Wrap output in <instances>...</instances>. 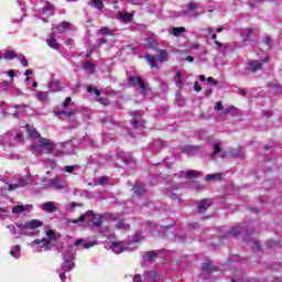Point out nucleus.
I'll return each mask as SVG.
<instances>
[{
    "label": "nucleus",
    "instance_id": "6",
    "mask_svg": "<svg viewBox=\"0 0 282 282\" xmlns=\"http://www.w3.org/2000/svg\"><path fill=\"white\" fill-rule=\"evenodd\" d=\"M129 83H131L134 86L139 85V89L142 94V96L147 95V91H149V88H147V85L144 84V79L142 77H135L133 75L128 77Z\"/></svg>",
    "mask_w": 282,
    "mask_h": 282
},
{
    "label": "nucleus",
    "instance_id": "30",
    "mask_svg": "<svg viewBox=\"0 0 282 282\" xmlns=\"http://www.w3.org/2000/svg\"><path fill=\"white\" fill-rule=\"evenodd\" d=\"M47 87H48L50 91H52L53 94L56 91H61V83L58 80H51L47 84Z\"/></svg>",
    "mask_w": 282,
    "mask_h": 282
},
{
    "label": "nucleus",
    "instance_id": "40",
    "mask_svg": "<svg viewBox=\"0 0 282 282\" xmlns=\"http://www.w3.org/2000/svg\"><path fill=\"white\" fill-rule=\"evenodd\" d=\"M90 6L96 8V10H102V8H105L102 0H91Z\"/></svg>",
    "mask_w": 282,
    "mask_h": 282
},
{
    "label": "nucleus",
    "instance_id": "15",
    "mask_svg": "<svg viewBox=\"0 0 282 282\" xmlns=\"http://www.w3.org/2000/svg\"><path fill=\"white\" fill-rule=\"evenodd\" d=\"M178 187H172L170 189H166L164 192V195H166V197H169L170 199H172L173 202H182V197H180V195L177 193H175L174 191H177Z\"/></svg>",
    "mask_w": 282,
    "mask_h": 282
},
{
    "label": "nucleus",
    "instance_id": "47",
    "mask_svg": "<svg viewBox=\"0 0 282 282\" xmlns=\"http://www.w3.org/2000/svg\"><path fill=\"white\" fill-rule=\"evenodd\" d=\"M3 58H6V61H13V58H17V53H14V51H8L3 55Z\"/></svg>",
    "mask_w": 282,
    "mask_h": 282
},
{
    "label": "nucleus",
    "instance_id": "4",
    "mask_svg": "<svg viewBox=\"0 0 282 282\" xmlns=\"http://www.w3.org/2000/svg\"><path fill=\"white\" fill-rule=\"evenodd\" d=\"M43 226V221L39 219L29 220L24 224H17V228H20V232L25 236H30V231L28 230H36V228H41Z\"/></svg>",
    "mask_w": 282,
    "mask_h": 282
},
{
    "label": "nucleus",
    "instance_id": "5",
    "mask_svg": "<svg viewBox=\"0 0 282 282\" xmlns=\"http://www.w3.org/2000/svg\"><path fill=\"white\" fill-rule=\"evenodd\" d=\"M46 188H54V191H63L65 188V180L63 177L57 176L52 178L48 183L44 184Z\"/></svg>",
    "mask_w": 282,
    "mask_h": 282
},
{
    "label": "nucleus",
    "instance_id": "43",
    "mask_svg": "<svg viewBox=\"0 0 282 282\" xmlns=\"http://www.w3.org/2000/svg\"><path fill=\"white\" fill-rule=\"evenodd\" d=\"M99 34H104V35H106V36H112L113 30H111L109 26H102V28L99 30Z\"/></svg>",
    "mask_w": 282,
    "mask_h": 282
},
{
    "label": "nucleus",
    "instance_id": "3",
    "mask_svg": "<svg viewBox=\"0 0 282 282\" xmlns=\"http://www.w3.org/2000/svg\"><path fill=\"white\" fill-rule=\"evenodd\" d=\"M46 237H48V239H35L32 242V246H34V243H43V246H37L36 250L37 252H43V248L44 250H52V241H56V232L54 230H47L46 231Z\"/></svg>",
    "mask_w": 282,
    "mask_h": 282
},
{
    "label": "nucleus",
    "instance_id": "39",
    "mask_svg": "<svg viewBox=\"0 0 282 282\" xmlns=\"http://www.w3.org/2000/svg\"><path fill=\"white\" fill-rule=\"evenodd\" d=\"M159 62L166 63V61H169V52L166 50H159Z\"/></svg>",
    "mask_w": 282,
    "mask_h": 282
},
{
    "label": "nucleus",
    "instance_id": "34",
    "mask_svg": "<svg viewBox=\"0 0 282 282\" xmlns=\"http://www.w3.org/2000/svg\"><path fill=\"white\" fill-rule=\"evenodd\" d=\"M206 182H215L219 180H224V174L221 173H216V174H207L205 177Z\"/></svg>",
    "mask_w": 282,
    "mask_h": 282
},
{
    "label": "nucleus",
    "instance_id": "13",
    "mask_svg": "<svg viewBox=\"0 0 282 282\" xmlns=\"http://www.w3.org/2000/svg\"><path fill=\"white\" fill-rule=\"evenodd\" d=\"M111 250L116 254H120V252H124V250H129V247L123 241L112 242Z\"/></svg>",
    "mask_w": 282,
    "mask_h": 282
},
{
    "label": "nucleus",
    "instance_id": "61",
    "mask_svg": "<svg viewBox=\"0 0 282 282\" xmlns=\"http://www.w3.org/2000/svg\"><path fill=\"white\" fill-rule=\"evenodd\" d=\"M253 32H254L253 29H247L246 30V41H248L250 39V36L252 35Z\"/></svg>",
    "mask_w": 282,
    "mask_h": 282
},
{
    "label": "nucleus",
    "instance_id": "14",
    "mask_svg": "<svg viewBox=\"0 0 282 282\" xmlns=\"http://www.w3.org/2000/svg\"><path fill=\"white\" fill-rule=\"evenodd\" d=\"M145 191L147 188L143 183H135L132 187L133 197H141V195H144Z\"/></svg>",
    "mask_w": 282,
    "mask_h": 282
},
{
    "label": "nucleus",
    "instance_id": "44",
    "mask_svg": "<svg viewBox=\"0 0 282 282\" xmlns=\"http://www.w3.org/2000/svg\"><path fill=\"white\" fill-rule=\"evenodd\" d=\"M140 241H144V236L142 232H137L132 236V243H140Z\"/></svg>",
    "mask_w": 282,
    "mask_h": 282
},
{
    "label": "nucleus",
    "instance_id": "27",
    "mask_svg": "<svg viewBox=\"0 0 282 282\" xmlns=\"http://www.w3.org/2000/svg\"><path fill=\"white\" fill-rule=\"evenodd\" d=\"M7 228L17 239H21V235H23V232H21V227H18L17 229V226L8 225Z\"/></svg>",
    "mask_w": 282,
    "mask_h": 282
},
{
    "label": "nucleus",
    "instance_id": "51",
    "mask_svg": "<svg viewBox=\"0 0 282 282\" xmlns=\"http://www.w3.org/2000/svg\"><path fill=\"white\" fill-rule=\"evenodd\" d=\"M78 169H80L79 165H67L64 170L66 173H74V171H78Z\"/></svg>",
    "mask_w": 282,
    "mask_h": 282
},
{
    "label": "nucleus",
    "instance_id": "42",
    "mask_svg": "<svg viewBox=\"0 0 282 282\" xmlns=\"http://www.w3.org/2000/svg\"><path fill=\"white\" fill-rule=\"evenodd\" d=\"M184 32H186V29L184 26L172 28V34L174 36H181L182 34H184Z\"/></svg>",
    "mask_w": 282,
    "mask_h": 282
},
{
    "label": "nucleus",
    "instance_id": "21",
    "mask_svg": "<svg viewBox=\"0 0 282 282\" xmlns=\"http://www.w3.org/2000/svg\"><path fill=\"white\" fill-rule=\"evenodd\" d=\"M160 257V251H148L143 254V261L149 262V261H155Z\"/></svg>",
    "mask_w": 282,
    "mask_h": 282
},
{
    "label": "nucleus",
    "instance_id": "11",
    "mask_svg": "<svg viewBox=\"0 0 282 282\" xmlns=\"http://www.w3.org/2000/svg\"><path fill=\"white\" fill-rule=\"evenodd\" d=\"M39 143L40 147L47 153H52V151H54V142H52L50 139L41 138Z\"/></svg>",
    "mask_w": 282,
    "mask_h": 282
},
{
    "label": "nucleus",
    "instance_id": "46",
    "mask_svg": "<svg viewBox=\"0 0 282 282\" xmlns=\"http://www.w3.org/2000/svg\"><path fill=\"white\" fill-rule=\"evenodd\" d=\"M20 252H21V246L17 245V246L14 247V250H11V251H10V254H11L12 257H14V259H19V257H21Z\"/></svg>",
    "mask_w": 282,
    "mask_h": 282
},
{
    "label": "nucleus",
    "instance_id": "22",
    "mask_svg": "<svg viewBox=\"0 0 282 282\" xmlns=\"http://www.w3.org/2000/svg\"><path fill=\"white\" fill-rule=\"evenodd\" d=\"M217 270L219 269L209 260L203 263V272H207V274H210V272H217Z\"/></svg>",
    "mask_w": 282,
    "mask_h": 282
},
{
    "label": "nucleus",
    "instance_id": "1",
    "mask_svg": "<svg viewBox=\"0 0 282 282\" xmlns=\"http://www.w3.org/2000/svg\"><path fill=\"white\" fill-rule=\"evenodd\" d=\"M64 257V263L62 264L61 269H57V273L59 274V279L62 282H65L67 275L66 272H72L74 270V259L76 256L72 251V247H68L65 251H61Z\"/></svg>",
    "mask_w": 282,
    "mask_h": 282
},
{
    "label": "nucleus",
    "instance_id": "58",
    "mask_svg": "<svg viewBox=\"0 0 282 282\" xmlns=\"http://www.w3.org/2000/svg\"><path fill=\"white\" fill-rule=\"evenodd\" d=\"M215 110L224 111V104H221V101L216 102Z\"/></svg>",
    "mask_w": 282,
    "mask_h": 282
},
{
    "label": "nucleus",
    "instance_id": "63",
    "mask_svg": "<svg viewBox=\"0 0 282 282\" xmlns=\"http://www.w3.org/2000/svg\"><path fill=\"white\" fill-rule=\"evenodd\" d=\"M252 250H257V251L261 250V245L259 242H253Z\"/></svg>",
    "mask_w": 282,
    "mask_h": 282
},
{
    "label": "nucleus",
    "instance_id": "38",
    "mask_svg": "<svg viewBox=\"0 0 282 282\" xmlns=\"http://www.w3.org/2000/svg\"><path fill=\"white\" fill-rule=\"evenodd\" d=\"M18 184L20 185V188H24V186H30V184H32V178L30 176H24L19 180Z\"/></svg>",
    "mask_w": 282,
    "mask_h": 282
},
{
    "label": "nucleus",
    "instance_id": "57",
    "mask_svg": "<svg viewBox=\"0 0 282 282\" xmlns=\"http://www.w3.org/2000/svg\"><path fill=\"white\" fill-rule=\"evenodd\" d=\"M12 96H23V91L21 89L13 86V93H11Z\"/></svg>",
    "mask_w": 282,
    "mask_h": 282
},
{
    "label": "nucleus",
    "instance_id": "18",
    "mask_svg": "<svg viewBox=\"0 0 282 282\" xmlns=\"http://www.w3.org/2000/svg\"><path fill=\"white\" fill-rule=\"evenodd\" d=\"M117 159L121 160L126 166H129L130 164H133V158L127 155L123 151L117 153Z\"/></svg>",
    "mask_w": 282,
    "mask_h": 282
},
{
    "label": "nucleus",
    "instance_id": "54",
    "mask_svg": "<svg viewBox=\"0 0 282 282\" xmlns=\"http://www.w3.org/2000/svg\"><path fill=\"white\" fill-rule=\"evenodd\" d=\"M87 91H88L89 94L94 93V94H96V96H100V90H98V88H96V87L88 86V87H87Z\"/></svg>",
    "mask_w": 282,
    "mask_h": 282
},
{
    "label": "nucleus",
    "instance_id": "19",
    "mask_svg": "<svg viewBox=\"0 0 282 282\" xmlns=\"http://www.w3.org/2000/svg\"><path fill=\"white\" fill-rule=\"evenodd\" d=\"M41 208L44 213H56V210H58V208H56V203L54 202H45Z\"/></svg>",
    "mask_w": 282,
    "mask_h": 282
},
{
    "label": "nucleus",
    "instance_id": "37",
    "mask_svg": "<svg viewBox=\"0 0 282 282\" xmlns=\"http://www.w3.org/2000/svg\"><path fill=\"white\" fill-rule=\"evenodd\" d=\"M35 97L37 100H40V102H45V100H47L48 94L47 91L35 90Z\"/></svg>",
    "mask_w": 282,
    "mask_h": 282
},
{
    "label": "nucleus",
    "instance_id": "49",
    "mask_svg": "<svg viewBox=\"0 0 282 282\" xmlns=\"http://www.w3.org/2000/svg\"><path fill=\"white\" fill-rule=\"evenodd\" d=\"M147 47L149 50H156L158 48V42H155L153 39H148Z\"/></svg>",
    "mask_w": 282,
    "mask_h": 282
},
{
    "label": "nucleus",
    "instance_id": "10",
    "mask_svg": "<svg viewBox=\"0 0 282 282\" xmlns=\"http://www.w3.org/2000/svg\"><path fill=\"white\" fill-rule=\"evenodd\" d=\"M174 177H178V180H191L193 177H199V173L194 170H189L187 172L181 171L178 174H174Z\"/></svg>",
    "mask_w": 282,
    "mask_h": 282
},
{
    "label": "nucleus",
    "instance_id": "62",
    "mask_svg": "<svg viewBox=\"0 0 282 282\" xmlns=\"http://www.w3.org/2000/svg\"><path fill=\"white\" fill-rule=\"evenodd\" d=\"M17 188H21V186L18 184H9V191H17Z\"/></svg>",
    "mask_w": 282,
    "mask_h": 282
},
{
    "label": "nucleus",
    "instance_id": "55",
    "mask_svg": "<svg viewBox=\"0 0 282 282\" xmlns=\"http://www.w3.org/2000/svg\"><path fill=\"white\" fill-rule=\"evenodd\" d=\"M83 207V204L82 203H72L70 206H69V210L70 213H74V210H76V207Z\"/></svg>",
    "mask_w": 282,
    "mask_h": 282
},
{
    "label": "nucleus",
    "instance_id": "24",
    "mask_svg": "<svg viewBox=\"0 0 282 282\" xmlns=\"http://www.w3.org/2000/svg\"><path fill=\"white\" fill-rule=\"evenodd\" d=\"M26 132L29 134V138H33L35 140H41V133L34 129V127L26 124L25 126Z\"/></svg>",
    "mask_w": 282,
    "mask_h": 282
},
{
    "label": "nucleus",
    "instance_id": "59",
    "mask_svg": "<svg viewBox=\"0 0 282 282\" xmlns=\"http://www.w3.org/2000/svg\"><path fill=\"white\" fill-rule=\"evenodd\" d=\"M174 241H178L180 243L186 241V236H175Z\"/></svg>",
    "mask_w": 282,
    "mask_h": 282
},
{
    "label": "nucleus",
    "instance_id": "53",
    "mask_svg": "<svg viewBox=\"0 0 282 282\" xmlns=\"http://www.w3.org/2000/svg\"><path fill=\"white\" fill-rule=\"evenodd\" d=\"M192 188L194 191H204V186L199 185V183H197V181L192 182Z\"/></svg>",
    "mask_w": 282,
    "mask_h": 282
},
{
    "label": "nucleus",
    "instance_id": "56",
    "mask_svg": "<svg viewBox=\"0 0 282 282\" xmlns=\"http://www.w3.org/2000/svg\"><path fill=\"white\" fill-rule=\"evenodd\" d=\"M20 63H21V65H23V67H29V65H30L28 63V59L25 58V55H21Z\"/></svg>",
    "mask_w": 282,
    "mask_h": 282
},
{
    "label": "nucleus",
    "instance_id": "8",
    "mask_svg": "<svg viewBox=\"0 0 282 282\" xmlns=\"http://www.w3.org/2000/svg\"><path fill=\"white\" fill-rule=\"evenodd\" d=\"M12 140H14V142H23V140H24L23 133L14 134V132H7L3 135L4 144H12Z\"/></svg>",
    "mask_w": 282,
    "mask_h": 282
},
{
    "label": "nucleus",
    "instance_id": "29",
    "mask_svg": "<svg viewBox=\"0 0 282 282\" xmlns=\"http://www.w3.org/2000/svg\"><path fill=\"white\" fill-rule=\"evenodd\" d=\"M43 17H53L54 14V7L50 4V2H46L45 6L42 9Z\"/></svg>",
    "mask_w": 282,
    "mask_h": 282
},
{
    "label": "nucleus",
    "instance_id": "23",
    "mask_svg": "<svg viewBox=\"0 0 282 282\" xmlns=\"http://www.w3.org/2000/svg\"><path fill=\"white\" fill-rule=\"evenodd\" d=\"M82 67L84 70H86V74L88 75L96 74V64L91 62H84L82 64Z\"/></svg>",
    "mask_w": 282,
    "mask_h": 282
},
{
    "label": "nucleus",
    "instance_id": "12",
    "mask_svg": "<svg viewBox=\"0 0 282 282\" xmlns=\"http://www.w3.org/2000/svg\"><path fill=\"white\" fill-rule=\"evenodd\" d=\"M166 142L162 141L161 139L154 140L152 143H150V150L154 151V153H160L162 149H165Z\"/></svg>",
    "mask_w": 282,
    "mask_h": 282
},
{
    "label": "nucleus",
    "instance_id": "26",
    "mask_svg": "<svg viewBox=\"0 0 282 282\" xmlns=\"http://www.w3.org/2000/svg\"><path fill=\"white\" fill-rule=\"evenodd\" d=\"M13 82H2L1 89L2 91H7L8 94H14V85Z\"/></svg>",
    "mask_w": 282,
    "mask_h": 282
},
{
    "label": "nucleus",
    "instance_id": "33",
    "mask_svg": "<svg viewBox=\"0 0 282 282\" xmlns=\"http://www.w3.org/2000/svg\"><path fill=\"white\" fill-rule=\"evenodd\" d=\"M229 155L230 158H246L241 148L231 149Z\"/></svg>",
    "mask_w": 282,
    "mask_h": 282
},
{
    "label": "nucleus",
    "instance_id": "17",
    "mask_svg": "<svg viewBox=\"0 0 282 282\" xmlns=\"http://www.w3.org/2000/svg\"><path fill=\"white\" fill-rule=\"evenodd\" d=\"M69 28H72V23L64 21L57 28H53L52 31H53V34H56V32L58 34H63V32H67Z\"/></svg>",
    "mask_w": 282,
    "mask_h": 282
},
{
    "label": "nucleus",
    "instance_id": "45",
    "mask_svg": "<svg viewBox=\"0 0 282 282\" xmlns=\"http://www.w3.org/2000/svg\"><path fill=\"white\" fill-rule=\"evenodd\" d=\"M8 217H10V210L8 208L0 207V219H8Z\"/></svg>",
    "mask_w": 282,
    "mask_h": 282
},
{
    "label": "nucleus",
    "instance_id": "35",
    "mask_svg": "<svg viewBox=\"0 0 282 282\" xmlns=\"http://www.w3.org/2000/svg\"><path fill=\"white\" fill-rule=\"evenodd\" d=\"M29 206L25 205H17L14 207H12V214L13 215H21L22 213H25V210H28Z\"/></svg>",
    "mask_w": 282,
    "mask_h": 282
},
{
    "label": "nucleus",
    "instance_id": "16",
    "mask_svg": "<svg viewBox=\"0 0 282 282\" xmlns=\"http://www.w3.org/2000/svg\"><path fill=\"white\" fill-rule=\"evenodd\" d=\"M212 202L209 199H202L197 203V210L198 213H206L208 208L212 206Z\"/></svg>",
    "mask_w": 282,
    "mask_h": 282
},
{
    "label": "nucleus",
    "instance_id": "60",
    "mask_svg": "<svg viewBox=\"0 0 282 282\" xmlns=\"http://www.w3.org/2000/svg\"><path fill=\"white\" fill-rule=\"evenodd\" d=\"M69 102H72V97H66L65 101L63 102L64 109H67V107H69Z\"/></svg>",
    "mask_w": 282,
    "mask_h": 282
},
{
    "label": "nucleus",
    "instance_id": "52",
    "mask_svg": "<svg viewBox=\"0 0 282 282\" xmlns=\"http://www.w3.org/2000/svg\"><path fill=\"white\" fill-rule=\"evenodd\" d=\"M219 153H221V147L219 144H215L214 145V151L212 153V158H215L216 155H219Z\"/></svg>",
    "mask_w": 282,
    "mask_h": 282
},
{
    "label": "nucleus",
    "instance_id": "41",
    "mask_svg": "<svg viewBox=\"0 0 282 282\" xmlns=\"http://www.w3.org/2000/svg\"><path fill=\"white\" fill-rule=\"evenodd\" d=\"M48 47H52V50H58L61 47V44L56 41V39H50L46 41Z\"/></svg>",
    "mask_w": 282,
    "mask_h": 282
},
{
    "label": "nucleus",
    "instance_id": "31",
    "mask_svg": "<svg viewBox=\"0 0 282 282\" xmlns=\"http://www.w3.org/2000/svg\"><path fill=\"white\" fill-rule=\"evenodd\" d=\"M115 228H117L118 230H129V228H131V225L127 224L122 219H119L116 221Z\"/></svg>",
    "mask_w": 282,
    "mask_h": 282
},
{
    "label": "nucleus",
    "instance_id": "64",
    "mask_svg": "<svg viewBox=\"0 0 282 282\" xmlns=\"http://www.w3.org/2000/svg\"><path fill=\"white\" fill-rule=\"evenodd\" d=\"M133 282H142V276L140 274L134 275Z\"/></svg>",
    "mask_w": 282,
    "mask_h": 282
},
{
    "label": "nucleus",
    "instance_id": "2",
    "mask_svg": "<svg viewBox=\"0 0 282 282\" xmlns=\"http://www.w3.org/2000/svg\"><path fill=\"white\" fill-rule=\"evenodd\" d=\"M80 221L86 224H89V221H93L94 226H96L97 228H100L102 226V215H100L97 218L93 210H88L84 215H82L78 219L72 220V224H80Z\"/></svg>",
    "mask_w": 282,
    "mask_h": 282
},
{
    "label": "nucleus",
    "instance_id": "7",
    "mask_svg": "<svg viewBox=\"0 0 282 282\" xmlns=\"http://www.w3.org/2000/svg\"><path fill=\"white\" fill-rule=\"evenodd\" d=\"M199 4L195 2H189L187 10L184 11L185 17H189V19H197L202 12L198 11Z\"/></svg>",
    "mask_w": 282,
    "mask_h": 282
},
{
    "label": "nucleus",
    "instance_id": "36",
    "mask_svg": "<svg viewBox=\"0 0 282 282\" xmlns=\"http://www.w3.org/2000/svg\"><path fill=\"white\" fill-rule=\"evenodd\" d=\"M119 21H123L124 23H131L133 19V14L131 13H119L118 14Z\"/></svg>",
    "mask_w": 282,
    "mask_h": 282
},
{
    "label": "nucleus",
    "instance_id": "28",
    "mask_svg": "<svg viewBox=\"0 0 282 282\" xmlns=\"http://www.w3.org/2000/svg\"><path fill=\"white\" fill-rule=\"evenodd\" d=\"M184 153H199L202 151V145H185L183 148Z\"/></svg>",
    "mask_w": 282,
    "mask_h": 282
},
{
    "label": "nucleus",
    "instance_id": "50",
    "mask_svg": "<svg viewBox=\"0 0 282 282\" xmlns=\"http://www.w3.org/2000/svg\"><path fill=\"white\" fill-rule=\"evenodd\" d=\"M55 116H65V118H72L74 111H55Z\"/></svg>",
    "mask_w": 282,
    "mask_h": 282
},
{
    "label": "nucleus",
    "instance_id": "32",
    "mask_svg": "<svg viewBox=\"0 0 282 282\" xmlns=\"http://www.w3.org/2000/svg\"><path fill=\"white\" fill-rule=\"evenodd\" d=\"M75 246H82L86 250H89V248H94V246H96V242H85L84 239H78L75 241Z\"/></svg>",
    "mask_w": 282,
    "mask_h": 282
},
{
    "label": "nucleus",
    "instance_id": "9",
    "mask_svg": "<svg viewBox=\"0 0 282 282\" xmlns=\"http://www.w3.org/2000/svg\"><path fill=\"white\" fill-rule=\"evenodd\" d=\"M268 61H270L269 57H265L264 59H260V61H257V59H252L248 63L249 65V69L250 72H259V69H261V67H263V65H265V63H268Z\"/></svg>",
    "mask_w": 282,
    "mask_h": 282
},
{
    "label": "nucleus",
    "instance_id": "20",
    "mask_svg": "<svg viewBox=\"0 0 282 282\" xmlns=\"http://www.w3.org/2000/svg\"><path fill=\"white\" fill-rule=\"evenodd\" d=\"M160 275L155 271H148L144 273L143 282H158Z\"/></svg>",
    "mask_w": 282,
    "mask_h": 282
},
{
    "label": "nucleus",
    "instance_id": "25",
    "mask_svg": "<svg viewBox=\"0 0 282 282\" xmlns=\"http://www.w3.org/2000/svg\"><path fill=\"white\" fill-rule=\"evenodd\" d=\"M242 232L243 228L241 227V225H237L227 232L226 237H239V235H241Z\"/></svg>",
    "mask_w": 282,
    "mask_h": 282
},
{
    "label": "nucleus",
    "instance_id": "48",
    "mask_svg": "<svg viewBox=\"0 0 282 282\" xmlns=\"http://www.w3.org/2000/svg\"><path fill=\"white\" fill-rule=\"evenodd\" d=\"M145 59L149 62L151 67H158V63H155V57L153 55H145Z\"/></svg>",
    "mask_w": 282,
    "mask_h": 282
}]
</instances>
